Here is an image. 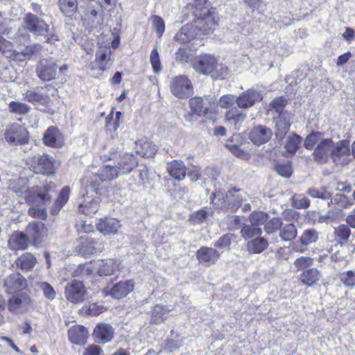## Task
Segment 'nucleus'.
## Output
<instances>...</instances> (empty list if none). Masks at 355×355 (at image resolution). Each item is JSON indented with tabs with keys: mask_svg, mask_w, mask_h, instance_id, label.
Masks as SVG:
<instances>
[{
	"mask_svg": "<svg viewBox=\"0 0 355 355\" xmlns=\"http://www.w3.org/2000/svg\"><path fill=\"white\" fill-rule=\"evenodd\" d=\"M193 13V22L201 36L213 33L218 27L216 9L211 8L209 5L202 6V3H196Z\"/></svg>",
	"mask_w": 355,
	"mask_h": 355,
	"instance_id": "f257e3e1",
	"label": "nucleus"
},
{
	"mask_svg": "<svg viewBox=\"0 0 355 355\" xmlns=\"http://www.w3.org/2000/svg\"><path fill=\"white\" fill-rule=\"evenodd\" d=\"M24 26L28 32L35 36H44L47 43L54 44L59 40L53 27L33 13L29 12L24 17Z\"/></svg>",
	"mask_w": 355,
	"mask_h": 355,
	"instance_id": "f03ea898",
	"label": "nucleus"
},
{
	"mask_svg": "<svg viewBox=\"0 0 355 355\" xmlns=\"http://www.w3.org/2000/svg\"><path fill=\"white\" fill-rule=\"evenodd\" d=\"M81 19L89 28H97L103 24V10L101 3L96 1H86L79 3Z\"/></svg>",
	"mask_w": 355,
	"mask_h": 355,
	"instance_id": "7ed1b4c3",
	"label": "nucleus"
},
{
	"mask_svg": "<svg viewBox=\"0 0 355 355\" xmlns=\"http://www.w3.org/2000/svg\"><path fill=\"white\" fill-rule=\"evenodd\" d=\"M53 189L54 186L51 185L28 188L23 198L28 205H45L50 202L51 199L50 191Z\"/></svg>",
	"mask_w": 355,
	"mask_h": 355,
	"instance_id": "20e7f679",
	"label": "nucleus"
},
{
	"mask_svg": "<svg viewBox=\"0 0 355 355\" xmlns=\"http://www.w3.org/2000/svg\"><path fill=\"white\" fill-rule=\"evenodd\" d=\"M64 296L71 303L80 304L87 299L88 293L82 282L73 280L65 286Z\"/></svg>",
	"mask_w": 355,
	"mask_h": 355,
	"instance_id": "39448f33",
	"label": "nucleus"
},
{
	"mask_svg": "<svg viewBox=\"0 0 355 355\" xmlns=\"http://www.w3.org/2000/svg\"><path fill=\"white\" fill-rule=\"evenodd\" d=\"M171 93L179 98H187L193 93L191 80L184 75L178 76L171 80Z\"/></svg>",
	"mask_w": 355,
	"mask_h": 355,
	"instance_id": "423d86ee",
	"label": "nucleus"
},
{
	"mask_svg": "<svg viewBox=\"0 0 355 355\" xmlns=\"http://www.w3.org/2000/svg\"><path fill=\"white\" fill-rule=\"evenodd\" d=\"M5 139L10 144L15 145L25 144L28 142V132L24 126L14 123L5 132Z\"/></svg>",
	"mask_w": 355,
	"mask_h": 355,
	"instance_id": "0eeeda50",
	"label": "nucleus"
},
{
	"mask_svg": "<svg viewBox=\"0 0 355 355\" xmlns=\"http://www.w3.org/2000/svg\"><path fill=\"white\" fill-rule=\"evenodd\" d=\"M331 157L336 165L344 166L347 164L350 160L349 142L346 140H341L336 144H334Z\"/></svg>",
	"mask_w": 355,
	"mask_h": 355,
	"instance_id": "6e6552de",
	"label": "nucleus"
},
{
	"mask_svg": "<svg viewBox=\"0 0 355 355\" xmlns=\"http://www.w3.org/2000/svg\"><path fill=\"white\" fill-rule=\"evenodd\" d=\"M30 242L35 246L40 245L47 236L48 230L42 222H31L26 229Z\"/></svg>",
	"mask_w": 355,
	"mask_h": 355,
	"instance_id": "1a4fd4ad",
	"label": "nucleus"
},
{
	"mask_svg": "<svg viewBox=\"0 0 355 355\" xmlns=\"http://www.w3.org/2000/svg\"><path fill=\"white\" fill-rule=\"evenodd\" d=\"M216 65V58L209 54L200 55L193 62V67L195 71L204 75L211 73L215 69Z\"/></svg>",
	"mask_w": 355,
	"mask_h": 355,
	"instance_id": "9d476101",
	"label": "nucleus"
},
{
	"mask_svg": "<svg viewBox=\"0 0 355 355\" xmlns=\"http://www.w3.org/2000/svg\"><path fill=\"white\" fill-rule=\"evenodd\" d=\"M57 67L52 59H42L36 68L37 76L43 81H50L55 78Z\"/></svg>",
	"mask_w": 355,
	"mask_h": 355,
	"instance_id": "9b49d317",
	"label": "nucleus"
},
{
	"mask_svg": "<svg viewBox=\"0 0 355 355\" xmlns=\"http://www.w3.org/2000/svg\"><path fill=\"white\" fill-rule=\"evenodd\" d=\"M334 142L331 139H323L317 145L312 153L313 159L319 164L326 163L331 156Z\"/></svg>",
	"mask_w": 355,
	"mask_h": 355,
	"instance_id": "f8f14e48",
	"label": "nucleus"
},
{
	"mask_svg": "<svg viewBox=\"0 0 355 355\" xmlns=\"http://www.w3.org/2000/svg\"><path fill=\"white\" fill-rule=\"evenodd\" d=\"M261 100L262 96L258 91L250 89L236 96V105L239 108L247 109L252 107L257 102Z\"/></svg>",
	"mask_w": 355,
	"mask_h": 355,
	"instance_id": "ddd939ff",
	"label": "nucleus"
},
{
	"mask_svg": "<svg viewBox=\"0 0 355 355\" xmlns=\"http://www.w3.org/2000/svg\"><path fill=\"white\" fill-rule=\"evenodd\" d=\"M246 116V113L234 107L225 112V122L230 128L239 130Z\"/></svg>",
	"mask_w": 355,
	"mask_h": 355,
	"instance_id": "4468645a",
	"label": "nucleus"
},
{
	"mask_svg": "<svg viewBox=\"0 0 355 355\" xmlns=\"http://www.w3.org/2000/svg\"><path fill=\"white\" fill-rule=\"evenodd\" d=\"M42 90V88L27 90L23 94L24 99L35 106H49L51 102L50 97Z\"/></svg>",
	"mask_w": 355,
	"mask_h": 355,
	"instance_id": "2eb2a0df",
	"label": "nucleus"
},
{
	"mask_svg": "<svg viewBox=\"0 0 355 355\" xmlns=\"http://www.w3.org/2000/svg\"><path fill=\"white\" fill-rule=\"evenodd\" d=\"M26 279L19 273L8 276L4 280V287L8 293H13L26 288Z\"/></svg>",
	"mask_w": 355,
	"mask_h": 355,
	"instance_id": "dca6fc26",
	"label": "nucleus"
},
{
	"mask_svg": "<svg viewBox=\"0 0 355 355\" xmlns=\"http://www.w3.org/2000/svg\"><path fill=\"white\" fill-rule=\"evenodd\" d=\"M272 135V131L264 125H257L252 128L249 135V138L256 145H261L267 143Z\"/></svg>",
	"mask_w": 355,
	"mask_h": 355,
	"instance_id": "f3484780",
	"label": "nucleus"
},
{
	"mask_svg": "<svg viewBox=\"0 0 355 355\" xmlns=\"http://www.w3.org/2000/svg\"><path fill=\"white\" fill-rule=\"evenodd\" d=\"M31 305V298L25 293L14 295L8 301V309L14 313H22Z\"/></svg>",
	"mask_w": 355,
	"mask_h": 355,
	"instance_id": "a211bd4d",
	"label": "nucleus"
},
{
	"mask_svg": "<svg viewBox=\"0 0 355 355\" xmlns=\"http://www.w3.org/2000/svg\"><path fill=\"white\" fill-rule=\"evenodd\" d=\"M120 263L116 259L99 260L94 263V268L100 276L113 275L119 270Z\"/></svg>",
	"mask_w": 355,
	"mask_h": 355,
	"instance_id": "6ab92c4d",
	"label": "nucleus"
},
{
	"mask_svg": "<svg viewBox=\"0 0 355 355\" xmlns=\"http://www.w3.org/2000/svg\"><path fill=\"white\" fill-rule=\"evenodd\" d=\"M220 257V253L212 248L201 247L196 252L198 260L208 266L215 263Z\"/></svg>",
	"mask_w": 355,
	"mask_h": 355,
	"instance_id": "aec40b11",
	"label": "nucleus"
},
{
	"mask_svg": "<svg viewBox=\"0 0 355 355\" xmlns=\"http://www.w3.org/2000/svg\"><path fill=\"white\" fill-rule=\"evenodd\" d=\"M114 334V329L110 325L101 323L94 329L93 336L96 343L105 344L112 340Z\"/></svg>",
	"mask_w": 355,
	"mask_h": 355,
	"instance_id": "412c9836",
	"label": "nucleus"
},
{
	"mask_svg": "<svg viewBox=\"0 0 355 355\" xmlns=\"http://www.w3.org/2000/svg\"><path fill=\"white\" fill-rule=\"evenodd\" d=\"M200 37V33L196 29L193 22L192 21L191 24H187L181 28V29L176 33L175 40L181 43H187Z\"/></svg>",
	"mask_w": 355,
	"mask_h": 355,
	"instance_id": "4be33fe9",
	"label": "nucleus"
},
{
	"mask_svg": "<svg viewBox=\"0 0 355 355\" xmlns=\"http://www.w3.org/2000/svg\"><path fill=\"white\" fill-rule=\"evenodd\" d=\"M43 142L46 146L60 148L64 144V138L58 128L49 127L44 134Z\"/></svg>",
	"mask_w": 355,
	"mask_h": 355,
	"instance_id": "5701e85b",
	"label": "nucleus"
},
{
	"mask_svg": "<svg viewBox=\"0 0 355 355\" xmlns=\"http://www.w3.org/2000/svg\"><path fill=\"white\" fill-rule=\"evenodd\" d=\"M29 239L26 234L14 232L8 239V247L11 250H23L28 248Z\"/></svg>",
	"mask_w": 355,
	"mask_h": 355,
	"instance_id": "b1692460",
	"label": "nucleus"
},
{
	"mask_svg": "<svg viewBox=\"0 0 355 355\" xmlns=\"http://www.w3.org/2000/svg\"><path fill=\"white\" fill-rule=\"evenodd\" d=\"M120 227L119 220L114 218H101L96 225L97 230L104 235L116 234Z\"/></svg>",
	"mask_w": 355,
	"mask_h": 355,
	"instance_id": "393cba45",
	"label": "nucleus"
},
{
	"mask_svg": "<svg viewBox=\"0 0 355 355\" xmlns=\"http://www.w3.org/2000/svg\"><path fill=\"white\" fill-rule=\"evenodd\" d=\"M251 26L246 21L232 23L230 24L227 34L230 38L239 40L241 35H248L251 33Z\"/></svg>",
	"mask_w": 355,
	"mask_h": 355,
	"instance_id": "a878e982",
	"label": "nucleus"
},
{
	"mask_svg": "<svg viewBox=\"0 0 355 355\" xmlns=\"http://www.w3.org/2000/svg\"><path fill=\"white\" fill-rule=\"evenodd\" d=\"M137 164V158L132 154L125 153L120 157L115 167L119 175H124L131 172Z\"/></svg>",
	"mask_w": 355,
	"mask_h": 355,
	"instance_id": "bb28decb",
	"label": "nucleus"
},
{
	"mask_svg": "<svg viewBox=\"0 0 355 355\" xmlns=\"http://www.w3.org/2000/svg\"><path fill=\"white\" fill-rule=\"evenodd\" d=\"M69 340L76 345H83L88 338V331L82 325H76L71 327L68 331Z\"/></svg>",
	"mask_w": 355,
	"mask_h": 355,
	"instance_id": "cd10ccee",
	"label": "nucleus"
},
{
	"mask_svg": "<svg viewBox=\"0 0 355 355\" xmlns=\"http://www.w3.org/2000/svg\"><path fill=\"white\" fill-rule=\"evenodd\" d=\"M134 289V283L132 280L120 282L116 284L110 290V295L116 299L124 297Z\"/></svg>",
	"mask_w": 355,
	"mask_h": 355,
	"instance_id": "c85d7f7f",
	"label": "nucleus"
},
{
	"mask_svg": "<svg viewBox=\"0 0 355 355\" xmlns=\"http://www.w3.org/2000/svg\"><path fill=\"white\" fill-rule=\"evenodd\" d=\"M167 171L171 176L180 181L184 179L187 175V168L184 162L180 160H173L167 164Z\"/></svg>",
	"mask_w": 355,
	"mask_h": 355,
	"instance_id": "c756f323",
	"label": "nucleus"
},
{
	"mask_svg": "<svg viewBox=\"0 0 355 355\" xmlns=\"http://www.w3.org/2000/svg\"><path fill=\"white\" fill-rule=\"evenodd\" d=\"M53 157L44 154L37 157V173L50 175L54 172V162Z\"/></svg>",
	"mask_w": 355,
	"mask_h": 355,
	"instance_id": "7c9ffc66",
	"label": "nucleus"
},
{
	"mask_svg": "<svg viewBox=\"0 0 355 355\" xmlns=\"http://www.w3.org/2000/svg\"><path fill=\"white\" fill-rule=\"evenodd\" d=\"M136 153L141 157H153L157 151L155 144L146 139H140L135 142Z\"/></svg>",
	"mask_w": 355,
	"mask_h": 355,
	"instance_id": "2f4dec72",
	"label": "nucleus"
},
{
	"mask_svg": "<svg viewBox=\"0 0 355 355\" xmlns=\"http://www.w3.org/2000/svg\"><path fill=\"white\" fill-rule=\"evenodd\" d=\"M110 60V52L109 51L101 50L96 52V59L94 62L90 64L91 70L105 71L107 69V64Z\"/></svg>",
	"mask_w": 355,
	"mask_h": 355,
	"instance_id": "473e14b6",
	"label": "nucleus"
},
{
	"mask_svg": "<svg viewBox=\"0 0 355 355\" xmlns=\"http://www.w3.org/2000/svg\"><path fill=\"white\" fill-rule=\"evenodd\" d=\"M268 247V240L260 236L248 241L246 243V250L250 254H260Z\"/></svg>",
	"mask_w": 355,
	"mask_h": 355,
	"instance_id": "72a5a7b5",
	"label": "nucleus"
},
{
	"mask_svg": "<svg viewBox=\"0 0 355 355\" xmlns=\"http://www.w3.org/2000/svg\"><path fill=\"white\" fill-rule=\"evenodd\" d=\"M321 277L320 272L315 268L304 270L300 275V282L307 286H312L318 283Z\"/></svg>",
	"mask_w": 355,
	"mask_h": 355,
	"instance_id": "f704fd0d",
	"label": "nucleus"
},
{
	"mask_svg": "<svg viewBox=\"0 0 355 355\" xmlns=\"http://www.w3.org/2000/svg\"><path fill=\"white\" fill-rule=\"evenodd\" d=\"M171 309L161 304H156L151 311V322L154 324L163 322L169 315Z\"/></svg>",
	"mask_w": 355,
	"mask_h": 355,
	"instance_id": "c9c22d12",
	"label": "nucleus"
},
{
	"mask_svg": "<svg viewBox=\"0 0 355 355\" xmlns=\"http://www.w3.org/2000/svg\"><path fill=\"white\" fill-rule=\"evenodd\" d=\"M208 98H202L201 97H195L190 100L189 104L191 111L198 116H205L207 114L209 107L206 102Z\"/></svg>",
	"mask_w": 355,
	"mask_h": 355,
	"instance_id": "e433bc0d",
	"label": "nucleus"
},
{
	"mask_svg": "<svg viewBox=\"0 0 355 355\" xmlns=\"http://www.w3.org/2000/svg\"><path fill=\"white\" fill-rule=\"evenodd\" d=\"M227 209L231 211H236L241 205L243 198L241 194L239 193V190H231L226 193Z\"/></svg>",
	"mask_w": 355,
	"mask_h": 355,
	"instance_id": "4c0bfd02",
	"label": "nucleus"
},
{
	"mask_svg": "<svg viewBox=\"0 0 355 355\" xmlns=\"http://www.w3.org/2000/svg\"><path fill=\"white\" fill-rule=\"evenodd\" d=\"M28 188V180L25 178L10 180L8 187V190L22 197L24 196Z\"/></svg>",
	"mask_w": 355,
	"mask_h": 355,
	"instance_id": "58836bf2",
	"label": "nucleus"
},
{
	"mask_svg": "<svg viewBox=\"0 0 355 355\" xmlns=\"http://www.w3.org/2000/svg\"><path fill=\"white\" fill-rule=\"evenodd\" d=\"M37 262L36 258L31 253H24L16 260V265L22 270H31Z\"/></svg>",
	"mask_w": 355,
	"mask_h": 355,
	"instance_id": "ea45409f",
	"label": "nucleus"
},
{
	"mask_svg": "<svg viewBox=\"0 0 355 355\" xmlns=\"http://www.w3.org/2000/svg\"><path fill=\"white\" fill-rule=\"evenodd\" d=\"M59 6L66 17H71L79 8V0H59Z\"/></svg>",
	"mask_w": 355,
	"mask_h": 355,
	"instance_id": "a19ab883",
	"label": "nucleus"
},
{
	"mask_svg": "<svg viewBox=\"0 0 355 355\" xmlns=\"http://www.w3.org/2000/svg\"><path fill=\"white\" fill-rule=\"evenodd\" d=\"M319 239V232L314 228L306 229L300 236V243L303 246L315 243Z\"/></svg>",
	"mask_w": 355,
	"mask_h": 355,
	"instance_id": "79ce46f5",
	"label": "nucleus"
},
{
	"mask_svg": "<svg viewBox=\"0 0 355 355\" xmlns=\"http://www.w3.org/2000/svg\"><path fill=\"white\" fill-rule=\"evenodd\" d=\"M297 235L296 226L293 223L282 225L279 230V237L285 241L293 240Z\"/></svg>",
	"mask_w": 355,
	"mask_h": 355,
	"instance_id": "37998d69",
	"label": "nucleus"
},
{
	"mask_svg": "<svg viewBox=\"0 0 355 355\" xmlns=\"http://www.w3.org/2000/svg\"><path fill=\"white\" fill-rule=\"evenodd\" d=\"M290 123L284 117L279 116L276 121V139L282 141L290 129Z\"/></svg>",
	"mask_w": 355,
	"mask_h": 355,
	"instance_id": "c03bdc74",
	"label": "nucleus"
},
{
	"mask_svg": "<svg viewBox=\"0 0 355 355\" xmlns=\"http://www.w3.org/2000/svg\"><path fill=\"white\" fill-rule=\"evenodd\" d=\"M301 142L302 138L296 134H293L286 139L284 148L288 153L293 155L298 149Z\"/></svg>",
	"mask_w": 355,
	"mask_h": 355,
	"instance_id": "a18cd8bd",
	"label": "nucleus"
},
{
	"mask_svg": "<svg viewBox=\"0 0 355 355\" xmlns=\"http://www.w3.org/2000/svg\"><path fill=\"white\" fill-rule=\"evenodd\" d=\"M262 230L259 227L254 226L250 224H245L241 227V234L245 240L252 239L255 236H261Z\"/></svg>",
	"mask_w": 355,
	"mask_h": 355,
	"instance_id": "49530a36",
	"label": "nucleus"
},
{
	"mask_svg": "<svg viewBox=\"0 0 355 355\" xmlns=\"http://www.w3.org/2000/svg\"><path fill=\"white\" fill-rule=\"evenodd\" d=\"M98 175L101 182L111 181L119 176V172L116 167L106 165L101 168Z\"/></svg>",
	"mask_w": 355,
	"mask_h": 355,
	"instance_id": "de8ad7c7",
	"label": "nucleus"
},
{
	"mask_svg": "<svg viewBox=\"0 0 355 355\" xmlns=\"http://www.w3.org/2000/svg\"><path fill=\"white\" fill-rule=\"evenodd\" d=\"M331 204L337 205L340 209H348L354 205V202L345 195L336 194L328 202V206Z\"/></svg>",
	"mask_w": 355,
	"mask_h": 355,
	"instance_id": "09e8293b",
	"label": "nucleus"
},
{
	"mask_svg": "<svg viewBox=\"0 0 355 355\" xmlns=\"http://www.w3.org/2000/svg\"><path fill=\"white\" fill-rule=\"evenodd\" d=\"M98 208L99 199L96 198L89 202L80 204L78 210L84 214L91 215L96 213Z\"/></svg>",
	"mask_w": 355,
	"mask_h": 355,
	"instance_id": "8fccbe9b",
	"label": "nucleus"
},
{
	"mask_svg": "<svg viewBox=\"0 0 355 355\" xmlns=\"http://www.w3.org/2000/svg\"><path fill=\"white\" fill-rule=\"evenodd\" d=\"M211 203L217 208L227 209V198L226 193H223L221 191L218 190L211 194L210 196Z\"/></svg>",
	"mask_w": 355,
	"mask_h": 355,
	"instance_id": "3c124183",
	"label": "nucleus"
},
{
	"mask_svg": "<svg viewBox=\"0 0 355 355\" xmlns=\"http://www.w3.org/2000/svg\"><path fill=\"white\" fill-rule=\"evenodd\" d=\"M8 107L10 112L19 115H25L31 110L28 105L19 101H11Z\"/></svg>",
	"mask_w": 355,
	"mask_h": 355,
	"instance_id": "603ef678",
	"label": "nucleus"
},
{
	"mask_svg": "<svg viewBox=\"0 0 355 355\" xmlns=\"http://www.w3.org/2000/svg\"><path fill=\"white\" fill-rule=\"evenodd\" d=\"M268 220V214L259 211H253L249 216V221L250 223L256 227H259L260 225H264L267 220Z\"/></svg>",
	"mask_w": 355,
	"mask_h": 355,
	"instance_id": "864d4df0",
	"label": "nucleus"
},
{
	"mask_svg": "<svg viewBox=\"0 0 355 355\" xmlns=\"http://www.w3.org/2000/svg\"><path fill=\"white\" fill-rule=\"evenodd\" d=\"M77 248L82 254H90L96 251L93 240L89 238L81 237V241Z\"/></svg>",
	"mask_w": 355,
	"mask_h": 355,
	"instance_id": "5fc2aeb1",
	"label": "nucleus"
},
{
	"mask_svg": "<svg viewBox=\"0 0 355 355\" xmlns=\"http://www.w3.org/2000/svg\"><path fill=\"white\" fill-rule=\"evenodd\" d=\"M334 234L340 243H347L351 234V230L347 225H340L335 228Z\"/></svg>",
	"mask_w": 355,
	"mask_h": 355,
	"instance_id": "6e6d98bb",
	"label": "nucleus"
},
{
	"mask_svg": "<svg viewBox=\"0 0 355 355\" xmlns=\"http://www.w3.org/2000/svg\"><path fill=\"white\" fill-rule=\"evenodd\" d=\"M322 133L320 132H315L309 135L304 142V146L306 149L312 150L315 144L323 139Z\"/></svg>",
	"mask_w": 355,
	"mask_h": 355,
	"instance_id": "4d7b16f0",
	"label": "nucleus"
},
{
	"mask_svg": "<svg viewBox=\"0 0 355 355\" xmlns=\"http://www.w3.org/2000/svg\"><path fill=\"white\" fill-rule=\"evenodd\" d=\"M235 236L232 234H227L220 237L214 243L216 248L228 250L230 248L232 241Z\"/></svg>",
	"mask_w": 355,
	"mask_h": 355,
	"instance_id": "13d9d810",
	"label": "nucleus"
},
{
	"mask_svg": "<svg viewBox=\"0 0 355 355\" xmlns=\"http://www.w3.org/2000/svg\"><path fill=\"white\" fill-rule=\"evenodd\" d=\"M292 206L296 209H306L310 205V200L302 194H295L291 198Z\"/></svg>",
	"mask_w": 355,
	"mask_h": 355,
	"instance_id": "bf43d9fd",
	"label": "nucleus"
},
{
	"mask_svg": "<svg viewBox=\"0 0 355 355\" xmlns=\"http://www.w3.org/2000/svg\"><path fill=\"white\" fill-rule=\"evenodd\" d=\"M150 20L153 27L156 31L157 37L160 38L165 31V23L163 19L158 15H153L150 17Z\"/></svg>",
	"mask_w": 355,
	"mask_h": 355,
	"instance_id": "052dcab7",
	"label": "nucleus"
},
{
	"mask_svg": "<svg viewBox=\"0 0 355 355\" xmlns=\"http://www.w3.org/2000/svg\"><path fill=\"white\" fill-rule=\"evenodd\" d=\"M235 103H236V96L233 94L223 95L218 101V105L220 107L228 110L234 107Z\"/></svg>",
	"mask_w": 355,
	"mask_h": 355,
	"instance_id": "680f3d73",
	"label": "nucleus"
},
{
	"mask_svg": "<svg viewBox=\"0 0 355 355\" xmlns=\"http://www.w3.org/2000/svg\"><path fill=\"white\" fill-rule=\"evenodd\" d=\"M150 61L153 67V72L155 73H159L162 71V67L157 48H155L151 51L150 55Z\"/></svg>",
	"mask_w": 355,
	"mask_h": 355,
	"instance_id": "e2e57ef3",
	"label": "nucleus"
},
{
	"mask_svg": "<svg viewBox=\"0 0 355 355\" xmlns=\"http://www.w3.org/2000/svg\"><path fill=\"white\" fill-rule=\"evenodd\" d=\"M69 198V188L67 187H64L60 194L59 196L55 202L53 209H57L60 210V208L68 201Z\"/></svg>",
	"mask_w": 355,
	"mask_h": 355,
	"instance_id": "0e129e2a",
	"label": "nucleus"
},
{
	"mask_svg": "<svg viewBox=\"0 0 355 355\" xmlns=\"http://www.w3.org/2000/svg\"><path fill=\"white\" fill-rule=\"evenodd\" d=\"M307 193L312 198H318L323 200L329 199L331 196V193L324 188H321L320 189L311 188L308 190Z\"/></svg>",
	"mask_w": 355,
	"mask_h": 355,
	"instance_id": "69168bd1",
	"label": "nucleus"
},
{
	"mask_svg": "<svg viewBox=\"0 0 355 355\" xmlns=\"http://www.w3.org/2000/svg\"><path fill=\"white\" fill-rule=\"evenodd\" d=\"M40 205H34L28 210L29 216L33 218H38L40 219H45L47 216L46 211L44 208L39 207Z\"/></svg>",
	"mask_w": 355,
	"mask_h": 355,
	"instance_id": "338daca9",
	"label": "nucleus"
},
{
	"mask_svg": "<svg viewBox=\"0 0 355 355\" xmlns=\"http://www.w3.org/2000/svg\"><path fill=\"white\" fill-rule=\"evenodd\" d=\"M340 281L346 286L352 287L355 286V272L349 270L340 275Z\"/></svg>",
	"mask_w": 355,
	"mask_h": 355,
	"instance_id": "774afa93",
	"label": "nucleus"
}]
</instances>
